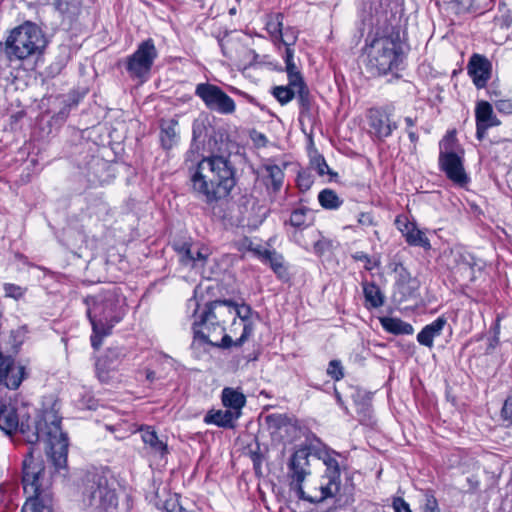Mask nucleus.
Segmentation results:
<instances>
[{"label": "nucleus", "instance_id": "9d476101", "mask_svg": "<svg viewBox=\"0 0 512 512\" xmlns=\"http://www.w3.org/2000/svg\"><path fill=\"white\" fill-rule=\"evenodd\" d=\"M310 456L308 447L295 450L287 463V477L290 489L296 492L299 499L317 503V497L308 496L303 489V482L311 474Z\"/></svg>", "mask_w": 512, "mask_h": 512}, {"label": "nucleus", "instance_id": "c9c22d12", "mask_svg": "<svg viewBox=\"0 0 512 512\" xmlns=\"http://www.w3.org/2000/svg\"><path fill=\"white\" fill-rule=\"evenodd\" d=\"M265 422L271 433H276L287 426L288 418L283 414H270L265 417Z\"/></svg>", "mask_w": 512, "mask_h": 512}, {"label": "nucleus", "instance_id": "20e7f679", "mask_svg": "<svg viewBox=\"0 0 512 512\" xmlns=\"http://www.w3.org/2000/svg\"><path fill=\"white\" fill-rule=\"evenodd\" d=\"M86 304L87 316L92 325L91 345L98 350L103 338L111 333L112 327L124 317V313L118 309L111 293L87 298Z\"/></svg>", "mask_w": 512, "mask_h": 512}, {"label": "nucleus", "instance_id": "cd10ccee", "mask_svg": "<svg viewBox=\"0 0 512 512\" xmlns=\"http://www.w3.org/2000/svg\"><path fill=\"white\" fill-rule=\"evenodd\" d=\"M221 398L223 406L228 410L241 412V409L246 403V398L243 393L229 387L222 390Z\"/></svg>", "mask_w": 512, "mask_h": 512}, {"label": "nucleus", "instance_id": "dca6fc26", "mask_svg": "<svg viewBox=\"0 0 512 512\" xmlns=\"http://www.w3.org/2000/svg\"><path fill=\"white\" fill-rule=\"evenodd\" d=\"M476 137L484 139L489 128L498 126L500 121L494 115L492 105L487 101H480L475 108Z\"/></svg>", "mask_w": 512, "mask_h": 512}, {"label": "nucleus", "instance_id": "09e8293b", "mask_svg": "<svg viewBox=\"0 0 512 512\" xmlns=\"http://www.w3.org/2000/svg\"><path fill=\"white\" fill-rule=\"evenodd\" d=\"M501 414L504 420H512V395L505 400Z\"/></svg>", "mask_w": 512, "mask_h": 512}, {"label": "nucleus", "instance_id": "0e129e2a", "mask_svg": "<svg viewBox=\"0 0 512 512\" xmlns=\"http://www.w3.org/2000/svg\"><path fill=\"white\" fill-rule=\"evenodd\" d=\"M336 399L339 405L343 406V400L338 392H336Z\"/></svg>", "mask_w": 512, "mask_h": 512}, {"label": "nucleus", "instance_id": "de8ad7c7", "mask_svg": "<svg viewBox=\"0 0 512 512\" xmlns=\"http://www.w3.org/2000/svg\"><path fill=\"white\" fill-rule=\"evenodd\" d=\"M499 113L512 114V99H492Z\"/></svg>", "mask_w": 512, "mask_h": 512}, {"label": "nucleus", "instance_id": "2f4dec72", "mask_svg": "<svg viewBox=\"0 0 512 512\" xmlns=\"http://www.w3.org/2000/svg\"><path fill=\"white\" fill-rule=\"evenodd\" d=\"M406 229L405 238L410 245L423 247L425 249H429L431 247L430 241L424 232L414 226L409 228V226L406 225Z\"/></svg>", "mask_w": 512, "mask_h": 512}, {"label": "nucleus", "instance_id": "f3484780", "mask_svg": "<svg viewBox=\"0 0 512 512\" xmlns=\"http://www.w3.org/2000/svg\"><path fill=\"white\" fill-rule=\"evenodd\" d=\"M368 120L370 127L379 139L389 137L398 128L397 123L392 121L389 113L384 109H371Z\"/></svg>", "mask_w": 512, "mask_h": 512}, {"label": "nucleus", "instance_id": "e2e57ef3", "mask_svg": "<svg viewBox=\"0 0 512 512\" xmlns=\"http://www.w3.org/2000/svg\"><path fill=\"white\" fill-rule=\"evenodd\" d=\"M405 123L407 125L408 128H411L415 125L416 121L415 119L411 118V117H406L405 118Z\"/></svg>", "mask_w": 512, "mask_h": 512}, {"label": "nucleus", "instance_id": "c85d7f7f", "mask_svg": "<svg viewBox=\"0 0 512 512\" xmlns=\"http://www.w3.org/2000/svg\"><path fill=\"white\" fill-rule=\"evenodd\" d=\"M135 435H139L142 441L149 445L150 448L160 455H164L167 452V445L158 439V436L154 430L150 428H139L133 432Z\"/></svg>", "mask_w": 512, "mask_h": 512}, {"label": "nucleus", "instance_id": "f704fd0d", "mask_svg": "<svg viewBox=\"0 0 512 512\" xmlns=\"http://www.w3.org/2000/svg\"><path fill=\"white\" fill-rule=\"evenodd\" d=\"M296 92V89L290 86V82H288L287 86H276L272 90L273 96L281 105L289 103L295 97Z\"/></svg>", "mask_w": 512, "mask_h": 512}, {"label": "nucleus", "instance_id": "4be33fe9", "mask_svg": "<svg viewBox=\"0 0 512 512\" xmlns=\"http://www.w3.org/2000/svg\"><path fill=\"white\" fill-rule=\"evenodd\" d=\"M447 323L445 317L440 316L432 323L426 325L417 335V341L426 347H433L434 338L440 336Z\"/></svg>", "mask_w": 512, "mask_h": 512}, {"label": "nucleus", "instance_id": "79ce46f5", "mask_svg": "<svg viewBox=\"0 0 512 512\" xmlns=\"http://www.w3.org/2000/svg\"><path fill=\"white\" fill-rule=\"evenodd\" d=\"M311 165L317 171L320 176H324L325 174H329L331 176L336 175L333 173L329 166L326 163V160L322 155H316L311 159Z\"/></svg>", "mask_w": 512, "mask_h": 512}, {"label": "nucleus", "instance_id": "bf43d9fd", "mask_svg": "<svg viewBox=\"0 0 512 512\" xmlns=\"http://www.w3.org/2000/svg\"><path fill=\"white\" fill-rule=\"evenodd\" d=\"M407 133L412 143H416L418 141V135L414 131L408 129Z\"/></svg>", "mask_w": 512, "mask_h": 512}, {"label": "nucleus", "instance_id": "7c9ffc66", "mask_svg": "<svg viewBox=\"0 0 512 512\" xmlns=\"http://www.w3.org/2000/svg\"><path fill=\"white\" fill-rule=\"evenodd\" d=\"M318 201L320 205L327 210H336L343 204V200L339 198L337 193L328 188L323 189L318 194Z\"/></svg>", "mask_w": 512, "mask_h": 512}, {"label": "nucleus", "instance_id": "69168bd1", "mask_svg": "<svg viewBox=\"0 0 512 512\" xmlns=\"http://www.w3.org/2000/svg\"><path fill=\"white\" fill-rule=\"evenodd\" d=\"M193 154H194V152H193V150H192V149L188 151V153H187V158H186V161H187V162H188V161H190V157H191V155H193Z\"/></svg>", "mask_w": 512, "mask_h": 512}, {"label": "nucleus", "instance_id": "603ef678", "mask_svg": "<svg viewBox=\"0 0 512 512\" xmlns=\"http://www.w3.org/2000/svg\"><path fill=\"white\" fill-rule=\"evenodd\" d=\"M423 512H440L435 498L432 497L427 499Z\"/></svg>", "mask_w": 512, "mask_h": 512}, {"label": "nucleus", "instance_id": "6e6552de", "mask_svg": "<svg viewBox=\"0 0 512 512\" xmlns=\"http://www.w3.org/2000/svg\"><path fill=\"white\" fill-rule=\"evenodd\" d=\"M82 501L89 512H118L115 491L108 487L107 479L99 474L87 476Z\"/></svg>", "mask_w": 512, "mask_h": 512}, {"label": "nucleus", "instance_id": "0eeeda50", "mask_svg": "<svg viewBox=\"0 0 512 512\" xmlns=\"http://www.w3.org/2000/svg\"><path fill=\"white\" fill-rule=\"evenodd\" d=\"M27 333L26 325L19 326L10 331L7 343L9 347L3 348L0 343V385L8 389H17L20 386L24 378V367L16 365L11 355H5L2 350L6 349L7 352L17 353Z\"/></svg>", "mask_w": 512, "mask_h": 512}, {"label": "nucleus", "instance_id": "4468645a", "mask_svg": "<svg viewBox=\"0 0 512 512\" xmlns=\"http://www.w3.org/2000/svg\"><path fill=\"white\" fill-rule=\"evenodd\" d=\"M338 455L339 454L335 451H326L322 456L326 470L322 476L323 482L320 486L321 495L317 498L318 502H322L329 497H334L340 491L341 471L339 462L336 459Z\"/></svg>", "mask_w": 512, "mask_h": 512}, {"label": "nucleus", "instance_id": "5fc2aeb1", "mask_svg": "<svg viewBox=\"0 0 512 512\" xmlns=\"http://www.w3.org/2000/svg\"><path fill=\"white\" fill-rule=\"evenodd\" d=\"M283 58L285 64L294 63V50L290 46H285V53Z\"/></svg>", "mask_w": 512, "mask_h": 512}, {"label": "nucleus", "instance_id": "13d9d810", "mask_svg": "<svg viewBox=\"0 0 512 512\" xmlns=\"http://www.w3.org/2000/svg\"><path fill=\"white\" fill-rule=\"evenodd\" d=\"M168 506H171V509L168 508L169 512H186L182 507H177L176 504L173 503H167Z\"/></svg>", "mask_w": 512, "mask_h": 512}, {"label": "nucleus", "instance_id": "5701e85b", "mask_svg": "<svg viewBox=\"0 0 512 512\" xmlns=\"http://www.w3.org/2000/svg\"><path fill=\"white\" fill-rule=\"evenodd\" d=\"M22 510L23 512H52L51 492L28 495Z\"/></svg>", "mask_w": 512, "mask_h": 512}, {"label": "nucleus", "instance_id": "473e14b6", "mask_svg": "<svg viewBox=\"0 0 512 512\" xmlns=\"http://www.w3.org/2000/svg\"><path fill=\"white\" fill-rule=\"evenodd\" d=\"M263 169L267 173V178L271 182V186L274 192L280 190L284 180L283 170L276 164L267 163L263 165Z\"/></svg>", "mask_w": 512, "mask_h": 512}, {"label": "nucleus", "instance_id": "c756f323", "mask_svg": "<svg viewBox=\"0 0 512 512\" xmlns=\"http://www.w3.org/2000/svg\"><path fill=\"white\" fill-rule=\"evenodd\" d=\"M296 89V95L298 98V103L300 107V121L308 120L310 121L312 119L311 114V98H310V92L308 90L307 85L305 82L302 85L295 86Z\"/></svg>", "mask_w": 512, "mask_h": 512}, {"label": "nucleus", "instance_id": "412c9836", "mask_svg": "<svg viewBox=\"0 0 512 512\" xmlns=\"http://www.w3.org/2000/svg\"><path fill=\"white\" fill-rule=\"evenodd\" d=\"M241 412L235 410H210L204 417L206 424H214L222 428H234Z\"/></svg>", "mask_w": 512, "mask_h": 512}, {"label": "nucleus", "instance_id": "6e6d98bb", "mask_svg": "<svg viewBox=\"0 0 512 512\" xmlns=\"http://www.w3.org/2000/svg\"><path fill=\"white\" fill-rule=\"evenodd\" d=\"M256 252H257L258 256L261 258V260L266 262L275 251H271L268 249H263V250L259 249Z\"/></svg>", "mask_w": 512, "mask_h": 512}, {"label": "nucleus", "instance_id": "37998d69", "mask_svg": "<svg viewBox=\"0 0 512 512\" xmlns=\"http://www.w3.org/2000/svg\"><path fill=\"white\" fill-rule=\"evenodd\" d=\"M314 183V178L308 171H301L297 176V185L301 191H308Z\"/></svg>", "mask_w": 512, "mask_h": 512}, {"label": "nucleus", "instance_id": "a211bd4d", "mask_svg": "<svg viewBox=\"0 0 512 512\" xmlns=\"http://www.w3.org/2000/svg\"><path fill=\"white\" fill-rule=\"evenodd\" d=\"M491 63L482 55L474 54L468 63V73L478 89L484 88L491 76Z\"/></svg>", "mask_w": 512, "mask_h": 512}, {"label": "nucleus", "instance_id": "a878e982", "mask_svg": "<svg viewBox=\"0 0 512 512\" xmlns=\"http://www.w3.org/2000/svg\"><path fill=\"white\" fill-rule=\"evenodd\" d=\"M178 122L176 120L164 121L161 124L160 140L162 147L166 150L173 148L178 142Z\"/></svg>", "mask_w": 512, "mask_h": 512}, {"label": "nucleus", "instance_id": "338daca9", "mask_svg": "<svg viewBox=\"0 0 512 512\" xmlns=\"http://www.w3.org/2000/svg\"><path fill=\"white\" fill-rule=\"evenodd\" d=\"M266 139L264 135H260L259 140Z\"/></svg>", "mask_w": 512, "mask_h": 512}, {"label": "nucleus", "instance_id": "b1692460", "mask_svg": "<svg viewBox=\"0 0 512 512\" xmlns=\"http://www.w3.org/2000/svg\"><path fill=\"white\" fill-rule=\"evenodd\" d=\"M397 289L395 297L399 302H404L417 296L418 281L407 275H400V279L396 283Z\"/></svg>", "mask_w": 512, "mask_h": 512}, {"label": "nucleus", "instance_id": "f8f14e48", "mask_svg": "<svg viewBox=\"0 0 512 512\" xmlns=\"http://www.w3.org/2000/svg\"><path fill=\"white\" fill-rule=\"evenodd\" d=\"M157 55L152 39L141 42L137 50L130 56V78H137L139 83L146 81Z\"/></svg>", "mask_w": 512, "mask_h": 512}, {"label": "nucleus", "instance_id": "f03ea898", "mask_svg": "<svg viewBox=\"0 0 512 512\" xmlns=\"http://www.w3.org/2000/svg\"><path fill=\"white\" fill-rule=\"evenodd\" d=\"M189 187L195 198L208 205L229 196L236 185L235 169L227 157H203L188 167Z\"/></svg>", "mask_w": 512, "mask_h": 512}, {"label": "nucleus", "instance_id": "4c0bfd02", "mask_svg": "<svg viewBox=\"0 0 512 512\" xmlns=\"http://www.w3.org/2000/svg\"><path fill=\"white\" fill-rule=\"evenodd\" d=\"M286 65V73L288 77V82H290V86H299L304 83L303 76L299 69L297 68L295 62L294 63H287Z\"/></svg>", "mask_w": 512, "mask_h": 512}, {"label": "nucleus", "instance_id": "aec40b11", "mask_svg": "<svg viewBox=\"0 0 512 512\" xmlns=\"http://www.w3.org/2000/svg\"><path fill=\"white\" fill-rule=\"evenodd\" d=\"M120 354L118 349H109L106 355L96 362V372L100 381L108 382L112 378L110 373L118 369Z\"/></svg>", "mask_w": 512, "mask_h": 512}, {"label": "nucleus", "instance_id": "774afa93", "mask_svg": "<svg viewBox=\"0 0 512 512\" xmlns=\"http://www.w3.org/2000/svg\"><path fill=\"white\" fill-rule=\"evenodd\" d=\"M266 139L264 135H260L259 140Z\"/></svg>", "mask_w": 512, "mask_h": 512}, {"label": "nucleus", "instance_id": "4d7b16f0", "mask_svg": "<svg viewBox=\"0 0 512 512\" xmlns=\"http://www.w3.org/2000/svg\"><path fill=\"white\" fill-rule=\"evenodd\" d=\"M188 308H193V315H196V312L199 308V304L196 298H191L187 302Z\"/></svg>", "mask_w": 512, "mask_h": 512}, {"label": "nucleus", "instance_id": "39448f33", "mask_svg": "<svg viewBox=\"0 0 512 512\" xmlns=\"http://www.w3.org/2000/svg\"><path fill=\"white\" fill-rule=\"evenodd\" d=\"M368 64L379 74L397 70L403 61L399 32L375 38L368 47Z\"/></svg>", "mask_w": 512, "mask_h": 512}, {"label": "nucleus", "instance_id": "8fccbe9b", "mask_svg": "<svg viewBox=\"0 0 512 512\" xmlns=\"http://www.w3.org/2000/svg\"><path fill=\"white\" fill-rule=\"evenodd\" d=\"M395 512H412L408 503L402 498H396L393 501Z\"/></svg>", "mask_w": 512, "mask_h": 512}, {"label": "nucleus", "instance_id": "72a5a7b5", "mask_svg": "<svg viewBox=\"0 0 512 512\" xmlns=\"http://www.w3.org/2000/svg\"><path fill=\"white\" fill-rule=\"evenodd\" d=\"M283 15L281 13H277L274 15H270L266 21V30L271 35V37L278 41L281 33L283 31Z\"/></svg>", "mask_w": 512, "mask_h": 512}, {"label": "nucleus", "instance_id": "ddd939ff", "mask_svg": "<svg viewBox=\"0 0 512 512\" xmlns=\"http://www.w3.org/2000/svg\"><path fill=\"white\" fill-rule=\"evenodd\" d=\"M172 246L183 266L195 270L203 277H207L205 265L209 261L208 248L199 247L187 241H174Z\"/></svg>", "mask_w": 512, "mask_h": 512}, {"label": "nucleus", "instance_id": "bb28decb", "mask_svg": "<svg viewBox=\"0 0 512 512\" xmlns=\"http://www.w3.org/2000/svg\"><path fill=\"white\" fill-rule=\"evenodd\" d=\"M380 322L385 331L394 335H411L414 332L410 323L399 318L382 317Z\"/></svg>", "mask_w": 512, "mask_h": 512}, {"label": "nucleus", "instance_id": "a18cd8bd", "mask_svg": "<svg viewBox=\"0 0 512 512\" xmlns=\"http://www.w3.org/2000/svg\"><path fill=\"white\" fill-rule=\"evenodd\" d=\"M270 264L272 270L277 273L281 274L284 271L283 266V257L278 254L276 251L272 254V256L266 261Z\"/></svg>", "mask_w": 512, "mask_h": 512}, {"label": "nucleus", "instance_id": "680f3d73", "mask_svg": "<svg viewBox=\"0 0 512 512\" xmlns=\"http://www.w3.org/2000/svg\"><path fill=\"white\" fill-rule=\"evenodd\" d=\"M355 259L357 260H366L367 262H369V257L368 255L364 254V253H357L355 256H354Z\"/></svg>", "mask_w": 512, "mask_h": 512}, {"label": "nucleus", "instance_id": "393cba45", "mask_svg": "<svg viewBox=\"0 0 512 512\" xmlns=\"http://www.w3.org/2000/svg\"><path fill=\"white\" fill-rule=\"evenodd\" d=\"M363 294L367 308H379L385 303V295L374 282H362Z\"/></svg>", "mask_w": 512, "mask_h": 512}, {"label": "nucleus", "instance_id": "864d4df0", "mask_svg": "<svg viewBox=\"0 0 512 512\" xmlns=\"http://www.w3.org/2000/svg\"><path fill=\"white\" fill-rule=\"evenodd\" d=\"M54 6L61 13H67L69 11L67 0H54Z\"/></svg>", "mask_w": 512, "mask_h": 512}, {"label": "nucleus", "instance_id": "3c124183", "mask_svg": "<svg viewBox=\"0 0 512 512\" xmlns=\"http://www.w3.org/2000/svg\"><path fill=\"white\" fill-rule=\"evenodd\" d=\"M358 223L364 227L373 226L375 224L373 216L367 212H363V213L359 214Z\"/></svg>", "mask_w": 512, "mask_h": 512}, {"label": "nucleus", "instance_id": "7ed1b4c3", "mask_svg": "<svg viewBox=\"0 0 512 512\" xmlns=\"http://www.w3.org/2000/svg\"><path fill=\"white\" fill-rule=\"evenodd\" d=\"M232 301L216 300L205 305L192 325L194 341L227 349L232 347V338L225 333V324L233 318Z\"/></svg>", "mask_w": 512, "mask_h": 512}, {"label": "nucleus", "instance_id": "f257e3e1", "mask_svg": "<svg viewBox=\"0 0 512 512\" xmlns=\"http://www.w3.org/2000/svg\"><path fill=\"white\" fill-rule=\"evenodd\" d=\"M18 428L28 444L45 442L46 453L57 470L66 466L68 438L61 429V417L55 411H44L35 422L34 430H31L28 425L19 423L16 408L11 403L0 400V429L12 435Z\"/></svg>", "mask_w": 512, "mask_h": 512}, {"label": "nucleus", "instance_id": "49530a36", "mask_svg": "<svg viewBox=\"0 0 512 512\" xmlns=\"http://www.w3.org/2000/svg\"><path fill=\"white\" fill-rule=\"evenodd\" d=\"M297 40V34L292 28H287L285 32L282 31L281 36L278 41L281 42L284 46H292L295 44Z\"/></svg>", "mask_w": 512, "mask_h": 512}, {"label": "nucleus", "instance_id": "2eb2a0df", "mask_svg": "<svg viewBox=\"0 0 512 512\" xmlns=\"http://www.w3.org/2000/svg\"><path fill=\"white\" fill-rule=\"evenodd\" d=\"M440 169L446 174L447 178L455 184L463 187L469 178L465 172L462 158L453 151H441L439 154Z\"/></svg>", "mask_w": 512, "mask_h": 512}, {"label": "nucleus", "instance_id": "c03bdc74", "mask_svg": "<svg viewBox=\"0 0 512 512\" xmlns=\"http://www.w3.org/2000/svg\"><path fill=\"white\" fill-rule=\"evenodd\" d=\"M253 331H254V325H253L252 321L251 320L244 321L242 334L237 340L233 341L232 346L239 347V346L243 345V343L249 338V336L253 333Z\"/></svg>", "mask_w": 512, "mask_h": 512}, {"label": "nucleus", "instance_id": "052dcab7", "mask_svg": "<svg viewBox=\"0 0 512 512\" xmlns=\"http://www.w3.org/2000/svg\"><path fill=\"white\" fill-rule=\"evenodd\" d=\"M145 377L146 379L149 381V382H153L154 379H155V373L154 371H151V370H146L145 372Z\"/></svg>", "mask_w": 512, "mask_h": 512}, {"label": "nucleus", "instance_id": "ea45409f", "mask_svg": "<svg viewBox=\"0 0 512 512\" xmlns=\"http://www.w3.org/2000/svg\"><path fill=\"white\" fill-rule=\"evenodd\" d=\"M326 373L335 381L341 380L344 377V368L341 361L337 359L331 360L328 364Z\"/></svg>", "mask_w": 512, "mask_h": 512}, {"label": "nucleus", "instance_id": "6ab92c4d", "mask_svg": "<svg viewBox=\"0 0 512 512\" xmlns=\"http://www.w3.org/2000/svg\"><path fill=\"white\" fill-rule=\"evenodd\" d=\"M450 257L454 268L459 271L468 272L471 279L474 278L475 268L481 269L478 260L462 247L451 249Z\"/></svg>", "mask_w": 512, "mask_h": 512}, {"label": "nucleus", "instance_id": "a19ab883", "mask_svg": "<svg viewBox=\"0 0 512 512\" xmlns=\"http://www.w3.org/2000/svg\"><path fill=\"white\" fill-rule=\"evenodd\" d=\"M3 290L6 297L19 300L25 295L27 289L13 283H5Z\"/></svg>", "mask_w": 512, "mask_h": 512}, {"label": "nucleus", "instance_id": "1a4fd4ad", "mask_svg": "<svg viewBox=\"0 0 512 512\" xmlns=\"http://www.w3.org/2000/svg\"><path fill=\"white\" fill-rule=\"evenodd\" d=\"M22 484L27 495L50 492L51 476L46 471L40 453L31 446L22 461Z\"/></svg>", "mask_w": 512, "mask_h": 512}, {"label": "nucleus", "instance_id": "58836bf2", "mask_svg": "<svg viewBox=\"0 0 512 512\" xmlns=\"http://www.w3.org/2000/svg\"><path fill=\"white\" fill-rule=\"evenodd\" d=\"M232 308H233V323L235 324L236 317H239L241 321H248L251 319V316L253 314L252 308L247 304H241L238 305L234 302H232Z\"/></svg>", "mask_w": 512, "mask_h": 512}, {"label": "nucleus", "instance_id": "9b49d317", "mask_svg": "<svg viewBox=\"0 0 512 512\" xmlns=\"http://www.w3.org/2000/svg\"><path fill=\"white\" fill-rule=\"evenodd\" d=\"M195 95L199 97L211 111L223 115H229L235 112L236 104L234 100L216 85L199 83L195 88Z\"/></svg>", "mask_w": 512, "mask_h": 512}, {"label": "nucleus", "instance_id": "423d86ee", "mask_svg": "<svg viewBox=\"0 0 512 512\" xmlns=\"http://www.w3.org/2000/svg\"><path fill=\"white\" fill-rule=\"evenodd\" d=\"M46 46L42 30L32 22L14 28L6 40V53L19 60L40 53Z\"/></svg>", "mask_w": 512, "mask_h": 512}, {"label": "nucleus", "instance_id": "e433bc0d", "mask_svg": "<svg viewBox=\"0 0 512 512\" xmlns=\"http://www.w3.org/2000/svg\"><path fill=\"white\" fill-rule=\"evenodd\" d=\"M309 209L306 207H300L292 211L289 223L291 226L296 228H304L307 224V213Z\"/></svg>", "mask_w": 512, "mask_h": 512}]
</instances>
